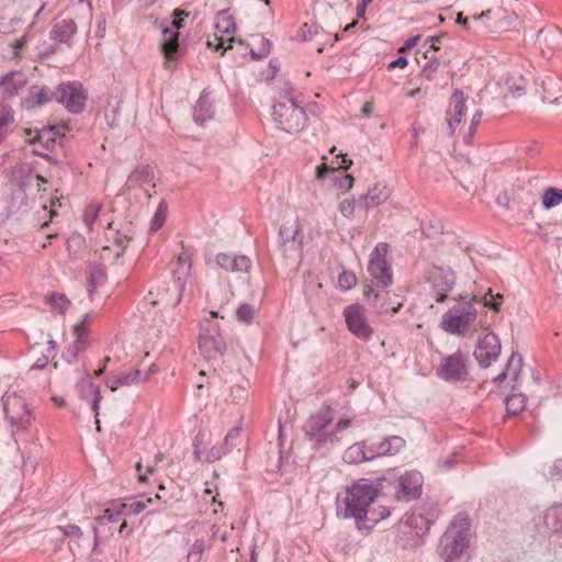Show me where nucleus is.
Wrapping results in <instances>:
<instances>
[{"label": "nucleus", "mask_w": 562, "mask_h": 562, "mask_svg": "<svg viewBox=\"0 0 562 562\" xmlns=\"http://www.w3.org/2000/svg\"><path fill=\"white\" fill-rule=\"evenodd\" d=\"M215 29L223 34L234 33L236 30V22L229 13V9H224L217 12L215 18Z\"/></svg>", "instance_id": "nucleus-32"}, {"label": "nucleus", "mask_w": 562, "mask_h": 562, "mask_svg": "<svg viewBox=\"0 0 562 562\" xmlns=\"http://www.w3.org/2000/svg\"><path fill=\"white\" fill-rule=\"evenodd\" d=\"M156 371L157 370H156L155 366H151L145 372H143L138 369H134L128 373H122L119 375L108 378L105 381V384L111 391H116L119 387H122V386L138 385L140 383L148 381L150 375L156 373Z\"/></svg>", "instance_id": "nucleus-18"}, {"label": "nucleus", "mask_w": 562, "mask_h": 562, "mask_svg": "<svg viewBox=\"0 0 562 562\" xmlns=\"http://www.w3.org/2000/svg\"><path fill=\"white\" fill-rule=\"evenodd\" d=\"M190 270L191 257L187 251H183L178 256L172 268V288L168 289L171 292V296L167 299L170 304L177 305L180 303L190 277Z\"/></svg>", "instance_id": "nucleus-8"}, {"label": "nucleus", "mask_w": 562, "mask_h": 562, "mask_svg": "<svg viewBox=\"0 0 562 562\" xmlns=\"http://www.w3.org/2000/svg\"><path fill=\"white\" fill-rule=\"evenodd\" d=\"M27 78L22 71H11L0 80V97L12 99L26 86Z\"/></svg>", "instance_id": "nucleus-20"}, {"label": "nucleus", "mask_w": 562, "mask_h": 562, "mask_svg": "<svg viewBox=\"0 0 562 562\" xmlns=\"http://www.w3.org/2000/svg\"><path fill=\"white\" fill-rule=\"evenodd\" d=\"M428 281L437 292L436 301L442 303L456 284V274L449 267L435 266L428 273Z\"/></svg>", "instance_id": "nucleus-14"}, {"label": "nucleus", "mask_w": 562, "mask_h": 562, "mask_svg": "<svg viewBox=\"0 0 562 562\" xmlns=\"http://www.w3.org/2000/svg\"><path fill=\"white\" fill-rule=\"evenodd\" d=\"M215 260L222 269L233 273L248 272L251 267V261L248 257L233 252H220Z\"/></svg>", "instance_id": "nucleus-19"}, {"label": "nucleus", "mask_w": 562, "mask_h": 562, "mask_svg": "<svg viewBox=\"0 0 562 562\" xmlns=\"http://www.w3.org/2000/svg\"><path fill=\"white\" fill-rule=\"evenodd\" d=\"M342 458L347 463H360L374 459V457H371V446L367 447L366 442H357L350 446L344 452Z\"/></svg>", "instance_id": "nucleus-28"}, {"label": "nucleus", "mask_w": 562, "mask_h": 562, "mask_svg": "<svg viewBox=\"0 0 562 562\" xmlns=\"http://www.w3.org/2000/svg\"><path fill=\"white\" fill-rule=\"evenodd\" d=\"M85 245V238L79 234H72L67 239V250L70 256H76Z\"/></svg>", "instance_id": "nucleus-46"}, {"label": "nucleus", "mask_w": 562, "mask_h": 562, "mask_svg": "<svg viewBox=\"0 0 562 562\" xmlns=\"http://www.w3.org/2000/svg\"><path fill=\"white\" fill-rule=\"evenodd\" d=\"M151 497H147L144 499L133 501L131 504L123 503H114L109 508H106L101 516L97 518L99 522L109 521L115 522L117 521L124 514L125 510L128 509L130 513L138 514L142 510L147 508V504L153 503Z\"/></svg>", "instance_id": "nucleus-17"}, {"label": "nucleus", "mask_w": 562, "mask_h": 562, "mask_svg": "<svg viewBox=\"0 0 562 562\" xmlns=\"http://www.w3.org/2000/svg\"><path fill=\"white\" fill-rule=\"evenodd\" d=\"M422 485L423 475L418 471L406 472L400 479L401 491L407 499L417 497Z\"/></svg>", "instance_id": "nucleus-23"}, {"label": "nucleus", "mask_w": 562, "mask_h": 562, "mask_svg": "<svg viewBox=\"0 0 562 562\" xmlns=\"http://www.w3.org/2000/svg\"><path fill=\"white\" fill-rule=\"evenodd\" d=\"M356 206H358V201L355 200H342L338 204V210L340 214L347 218H351L355 214Z\"/></svg>", "instance_id": "nucleus-49"}, {"label": "nucleus", "mask_w": 562, "mask_h": 562, "mask_svg": "<svg viewBox=\"0 0 562 562\" xmlns=\"http://www.w3.org/2000/svg\"><path fill=\"white\" fill-rule=\"evenodd\" d=\"M79 386L83 397H87L88 395L93 396L91 401V408L95 413V415H98L99 404L101 401L99 387L92 384L89 380L81 381Z\"/></svg>", "instance_id": "nucleus-37"}, {"label": "nucleus", "mask_w": 562, "mask_h": 562, "mask_svg": "<svg viewBox=\"0 0 562 562\" xmlns=\"http://www.w3.org/2000/svg\"><path fill=\"white\" fill-rule=\"evenodd\" d=\"M3 409L12 429L25 430L31 424V412L25 401L18 395H7Z\"/></svg>", "instance_id": "nucleus-7"}, {"label": "nucleus", "mask_w": 562, "mask_h": 562, "mask_svg": "<svg viewBox=\"0 0 562 562\" xmlns=\"http://www.w3.org/2000/svg\"><path fill=\"white\" fill-rule=\"evenodd\" d=\"M213 102L210 98V93L205 90L201 93L195 108H194V121L202 125L206 121L213 117Z\"/></svg>", "instance_id": "nucleus-27"}, {"label": "nucleus", "mask_w": 562, "mask_h": 562, "mask_svg": "<svg viewBox=\"0 0 562 562\" xmlns=\"http://www.w3.org/2000/svg\"><path fill=\"white\" fill-rule=\"evenodd\" d=\"M241 428L233 427L229 432L225 436L224 445L227 449L235 447L240 438Z\"/></svg>", "instance_id": "nucleus-50"}, {"label": "nucleus", "mask_w": 562, "mask_h": 562, "mask_svg": "<svg viewBox=\"0 0 562 562\" xmlns=\"http://www.w3.org/2000/svg\"><path fill=\"white\" fill-rule=\"evenodd\" d=\"M420 40V35H416V36H413V37H409L405 44L398 49L400 53H403L405 52L406 49H411L413 48L417 43L418 41Z\"/></svg>", "instance_id": "nucleus-59"}, {"label": "nucleus", "mask_w": 562, "mask_h": 562, "mask_svg": "<svg viewBox=\"0 0 562 562\" xmlns=\"http://www.w3.org/2000/svg\"><path fill=\"white\" fill-rule=\"evenodd\" d=\"M175 20L171 21L167 26H169L171 30L179 32V30L183 26V20L181 16H188V13L183 10L176 9L173 11Z\"/></svg>", "instance_id": "nucleus-53"}, {"label": "nucleus", "mask_w": 562, "mask_h": 562, "mask_svg": "<svg viewBox=\"0 0 562 562\" xmlns=\"http://www.w3.org/2000/svg\"><path fill=\"white\" fill-rule=\"evenodd\" d=\"M14 122L12 109L3 103H0V139L7 134L9 126Z\"/></svg>", "instance_id": "nucleus-41"}, {"label": "nucleus", "mask_w": 562, "mask_h": 562, "mask_svg": "<svg viewBox=\"0 0 562 562\" xmlns=\"http://www.w3.org/2000/svg\"><path fill=\"white\" fill-rule=\"evenodd\" d=\"M501 353V341L494 333L486 334L474 350V357L482 368H487Z\"/></svg>", "instance_id": "nucleus-16"}, {"label": "nucleus", "mask_w": 562, "mask_h": 562, "mask_svg": "<svg viewBox=\"0 0 562 562\" xmlns=\"http://www.w3.org/2000/svg\"><path fill=\"white\" fill-rule=\"evenodd\" d=\"M330 169L328 168L327 164L324 161L322 162L319 166H317L316 168V179L321 180L324 178V176L329 171Z\"/></svg>", "instance_id": "nucleus-64"}, {"label": "nucleus", "mask_w": 562, "mask_h": 562, "mask_svg": "<svg viewBox=\"0 0 562 562\" xmlns=\"http://www.w3.org/2000/svg\"><path fill=\"white\" fill-rule=\"evenodd\" d=\"M342 315L350 333L364 341L371 339L373 328L368 322L366 308L362 305L358 303L347 305L344 308Z\"/></svg>", "instance_id": "nucleus-6"}, {"label": "nucleus", "mask_w": 562, "mask_h": 562, "mask_svg": "<svg viewBox=\"0 0 562 562\" xmlns=\"http://www.w3.org/2000/svg\"><path fill=\"white\" fill-rule=\"evenodd\" d=\"M502 300V294H496L495 296H493L492 291L488 290V293L484 296V305L491 307L494 311H497L499 308Z\"/></svg>", "instance_id": "nucleus-52"}, {"label": "nucleus", "mask_w": 562, "mask_h": 562, "mask_svg": "<svg viewBox=\"0 0 562 562\" xmlns=\"http://www.w3.org/2000/svg\"><path fill=\"white\" fill-rule=\"evenodd\" d=\"M203 551V542L201 540H196L193 543L192 551L189 553V559L193 561H199L200 554Z\"/></svg>", "instance_id": "nucleus-55"}, {"label": "nucleus", "mask_w": 562, "mask_h": 562, "mask_svg": "<svg viewBox=\"0 0 562 562\" xmlns=\"http://www.w3.org/2000/svg\"><path fill=\"white\" fill-rule=\"evenodd\" d=\"M423 58L426 59V63L422 65L420 77L431 81L439 70L440 59L435 55H429V50L423 53Z\"/></svg>", "instance_id": "nucleus-33"}, {"label": "nucleus", "mask_w": 562, "mask_h": 562, "mask_svg": "<svg viewBox=\"0 0 562 562\" xmlns=\"http://www.w3.org/2000/svg\"><path fill=\"white\" fill-rule=\"evenodd\" d=\"M405 440L400 436L385 438L376 446H371V457L379 458L383 456H393L405 447Z\"/></svg>", "instance_id": "nucleus-24"}, {"label": "nucleus", "mask_w": 562, "mask_h": 562, "mask_svg": "<svg viewBox=\"0 0 562 562\" xmlns=\"http://www.w3.org/2000/svg\"><path fill=\"white\" fill-rule=\"evenodd\" d=\"M562 203V189L549 188L542 194V205L544 209H552Z\"/></svg>", "instance_id": "nucleus-42"}, {"label": "nucleus", "mask_w": 562, "mask_h": 562, "mask_svg": "<svg viewBox=\"0 0 562 562\" xmlns=\"http://www.w3.org/2000/svg\"><path fill=\"white\" fill-rule=\"evenodd\" d=\"M77 26L76 23L71 19H65L60 22H57L50 36L53 40L58 41L60 43L68 42L72 35L76 33Z\"/></svg>", "instance_id": "nucleus-30"}, {"label": "nucleus", "mask_w": 562, "mask_h": 562, "mask_svg": "<svg viewBox=\"0 0 562 562\" xmlns=\"http://www.w3.org/2000/svg\"><path fill=\"white\" fill-rule=\"evenodd\" d=\"M353 177L350 176V175H345L340 180H339V183H338V187L339 188H345L347 190L351 189L352 186H353Z\"/></svg>", "instance_id": "nucleus-57"}, {"label": "nucleus", "mask_w": 562, "mask_h": 562, "mask_svg": "<svg viewBox=\"0 0 562 562\" xmlns=\"http://www.w3.org/2000/svg\"><path fill=\"white\" fill-rule=\"evenodd\" d=\"M100 206H93L86 211L85 213V221L88 225H90L98 216Z\"/></svg>", "instance_id": "nucleus-56"}, {"label": "nucleus", "mask_w": 562, "mask_h": 562, "mask_svg": "<svg viewBox=\"0 0 562 562\" xmlns=\"http://www.w3.org/2000/svg\"><path fill=\"white\" fill-rule=\"evenodd\" d=\"M408 61L405 57H398L389 64V68H405Z\"/></svg>", "instance_id": "nucleus-63"}, {"label": "nucleus", "mask_w": 562, "mask_h": 562, "mask_svg": "<svg viewBox=\"0 0 562 562\" xmlns=\"http://www.w3.org/2000/svg\"><path fill=\"white\" fill-rule=\"evenodd\" d=\"M53 100H55L54 91H50L43 86H32L29 89V94L23 101V104L26 109H33L44 105Z\"/></svg>", "instance_id": "nucleus-25"}, {"label": "nucleus", "mask_w": 562, "mask_h": 562, "mask_svg": "<svg viewBox=\"0 0 562 562\" xmlns=\"http://www.w3.org/2000/svg\"><path fill=\"white\" fill-rule=\"evenodd\" d=\"M331 422L333 416L329 409L308 418L305 425V432L310 440L315 442V446L319 447L330 438L333 430H328V428Z\"/></svg>", "instance_id": "nucleus-13"}, {"label": "nucleus", "mask_w": 562, "mask_h": 562, "mask_svg": "<svg viewBox=\"0 0 562 562\" xmlns=\"http://www.w3.org/2000/svg\"><path fill=\"white\" fill-rule=\"evenodd\" d=\"M26 43V35H23L21 36L20 38L15 40L12 44H11V47L12 49L14 50V55L15 56H19L20 54V49L25 45Z\"/></svg>", "instance_id": "nucleus-58"}, {"label": "nucleus", "mask_w": 562, "mask_h": 562, "mask_svg": "<svg viewBox=\"0 0 562 562\" xmlns=\"http://www.w3.org/2000/svg\"><path fill=\"white\" fill-rule=\"evenodd\" d=\"M481 119H482V111L481 110L475 111V113L473 114L472 120H471L470 136L474 133Z\"/></svg>", "instance_id": "nucleus-60"}, {"label": "nucleus", "mask_w": 562, "mask_h": 562, "mask_svg": "<svg viewBox=\"0 0 562 562\" xmlns=\"http://www.w3.org/2000/svg\"><path fill=\"white\" fill-rule=\"evenodd\" d=\"M255 315V308L250 304H240L236 310V317L239 322L250 323Z\"/></svg>", "instance_id": "nucleus-47"}, {"label": "nucleus", "mask_w": 562, "mask_h": 562, "mask_svg": "<svg viewBox=\"0 0 562 562\" xmlns=\"http://www.w3.org/2000/svg\"><path fill=\"white\" fill-rule=\"evenodd\" d=\"M440 40V36H430L426 40V44L429 43V48L427 50H429V54L431 52H437L439 50V46L437 45V43L439 42Z\"/></svg>", "instance_id": "nucleus-62"}, {"label": "nucleus", "mask_w": 562, "mask_h": 562, "mask_svg": "<svg viewBox=\"0 0 562 562\" xmlns=\"http://www.w3.org/2000/svg\"><path fill=\"white\" fill-rule=\"evenodd\" d=\"M54 98L71 113H80L86 105L87 95L78 82L61 83L54 91Z\"/></svg>", "instance_id": "nucleus-11"}, {"label": "nucleus", "mask_w": 562, "mask_h": 562, "mask_svg": "<svg viewBox=\"0 0 562 562\" xmlns=\"http://www.w3.org/2000/svg\"><path fill=\"white\" fill-rule=\"evenodd\" d=\"M301 227L295 221L283 225L279 231L280 250L285 259H297L302 252Z\"/></svg>", "instance_id": "nucleus-12"}, {"label": "nucleus", "mask_w": 562, "mask_h": 562, "mask_svg": "<svg viewBox=\"0 0 562 562\" xmlns=\"http://www.w3.org/2000/svg\"><path fill=\"white\" fill-rule=\"evenodd\" d=\"M105 278L104 267L102 265H92L89 270V293L92 294L95 288L104 282Z\"/></svg>", "instance_id": "nucleus-40"}, {"label": "nucleus", "mask_w": 562, "mask_h": 562, "mask_svg": "<svg viewBox=\"0 0 562 562\" xmlns=\"http://www.w3.org/2000/svg\"><path fill=\"white\" fill-rule=\"evenodd\" d=\"M252 45L256 48H251L250 53L254 58L260 59L269 55L271 49V43L265 36L257 34L251 36Z\"/></svg>", "instance_id": "nucleus-36"}, {"label": "nucleus", "mask_w": 562, "mask_h": 562, "mask_svg": "<svg viewBox=\"0 0 562 562\" xmlns=\"http://www.w3.org/2000/svg\"><path fill=\"white\" fill-rule=\"evenodd\" d=\"M161 26H162L161 42H160L161 52L166 59L171 60L173 58L175 54L178 52L179 32L171 30L165 23H162Z\"/></svg>", "instance_id": "nucleus-26"}, {"label": "nucleus", "mask_w": 562, "mask_h": 562, "mask_svg": "<svg viewBox=\"0 0 562 562\" xmlns=\"http://www.w3.org/2000/svg\"><path fill=\"white\" fill-rule=\"evenodd\" d=\"M406 524L415 529L417 536H423L429 531L431 520L422 513H413L407 518Z\"/></svg>", "instance_id": "nucleus-35"}, {"label": "nucleus", "mask_w": 562, "mask_h": 562, "mask_svg": "<svg viewBox=\"0 0 562 562\" xmlns=\"http://www.w3.org/2000/svg\"><path fill=\"white\" fill-rule=\"evenodd\" d=\"M58 530L63 532V537L71 539H80L82 537V530L77 525H68L63 528L58 527Z\"/></svg>", "instance_id": "nucleus-51"}, {"label": "nucleus", "mask_w": 562, "mask_h": 562, "mask_svg": "<svg viewBox=\"0 0 562 562\" xmlns=\"http://www.w3.org/2000/svg\"><path fill=\"white\" fill-rule=\"evenodd\" d=\"M212 317L217 313L212 312ZM199 346L207 357L222 356L226 350V345L221 336L220 327L213 318L204 319L200 326Z\"/></svg>", "instance_id": "nucleus-5"}, {"label": "nucleus", "mask_w": 562, "mask_h": 562, "mask_svg": "<svg viewBox=\"0 0 562 562\" xmlns=\"http://www.w3.org/2000/svg\"><path fill=\"white\" fill-rule=\"evenodd\" d=\"M529 79H527L519 70H514L507 74L505 86L514 97H521L525 94Z\"/></svg>", "instance_id": "nucleus-29"}, {"label": "nucleus", "mask_w": 562, "mask_h": 562, "mask_svg": "<svg viewBox=\"0 0 562 562\" xmlns=\"http://www.w3.org/2000/svg\"><path fill=\"white\" fill-rule=\"evenodd\" d=\"M283 95L272 105V119L282 131L295 134L301 132L307 122L305 110L294 97V88L285 83Z\"/></svg>", "instance_id": "nucleus-3"}, {"label": "nucleus", "mask_w": 562, "mask_h": 562, "mask_svg": "<svg viewBox=\"0 0 562 562\" xmlns=\"http://www.w3.org/2000/svg\"><path fill=\"white\" fill-rule=\"evenodd\" d=\"M363 294L378 315L396 313L403 306V303L396 300V295L391 296L387 291L375 292L370 285L364 289Z\"/></svg>", "instance_id": "nucleus-15"}, {"label": "nucleus", "mask_w": 562, "mask_h": 562, "mask_svg": "<svg viewBox=\"0 0 562 562\" xmlns=\"http://www.w3.org/2000/svg\"><path fill=\"white\" fill-rule=\"evenodd\" d=\"M464 110L465 103L463 92L456 90L450 98V104L447 111L448 135H452L456 127L461 123Z\"/></svg>", "instance_id": "nucleus-21"}, {"label": "nucleus", "mask_w": 562, "mask_h": 562, "mask_svg": "<svg viewBox=\"0 0 562 562\" xmlns=\"http://www.w3.org/2000/svg\"><path fill=\"white\" fill-rule=\"evenodd\" d=\"M470 519L464 513L454 516L441 536L439 554L445 562H465L470 546Z\"/></svg>", "instance_id": "nucleus-2"}, {"label": "nucleus", "mask_w": 562, "mask_h": 562, "mask_svg": "<svg viewBox=\"0 0 562 562\" xmlns=\"http://www.w3.org/2000/svg\"><path fill=\"white\" fill-rule=\"evenodd\" d=\"M521 366V358L518 357L516 359V355L514 353L507 362V368L505 371L501 372L497 376L494 378V382L499 383L503 382L508 375H512L516 381L519 373V368Z\"/></svg>", "instance_id": "nucleus-39"}, {"label": "nucleus", "mask_w": 562, "mask_h": 562, "mask_svg": "<svg viewBox=\"0 0 562 562\" xmlns=\"http://www.w3.org/2000/svg\"><path fill=\"white\" fill-rule=\"evenodd\" d=\"M390 198V191L383 183L373 184L366 194L358 199V206L366 210L383 204Z\"/></svg>", "instance_id": "nucleus-22"}, {"label": "nucleus", "mask_w": 562, "mask_h": 562, "mask_svg": "<svg viewBox=\"0 0 562 562\" xmlns=\"http://www.w3.org/2000/svg\"><path fill=\"white\" fill-rule=\"evenodd\" d=\"M88 316L89 315L86 314L83 316V319L79 324H76L74 326V335L76 336L75 348L77 351H81L86 348L85 336L87 334L86 322L88 319Z\"/></svg>", "instance_id": "nucleus-44"}, {"label": "nucleus", "mask_w": 562, "mask_h": 562, "mask_svg": "<svg viewBox=\"0 0 562 562\" xmlns=\"http://www.w3.org/2000/svg\"><path fill=\"white\" fill-rule=\"evenodd\" d=\"M386 251L385 244H379L370 254V260L368 265V272L372 278V282L376 286H389L393 282L392 271L387 265L383 252Z\"/></svg>", "instance_id": "nucleus-10"}, {"label": "nucleus", "mask_w": 562, "mask_h": 562, "mask_svg": "<svg viewBox=\"0 0 562 562\" xmlns=\"http://www.w3.org/2000/svg\"><path fill=\"white\" fill-rule=\"evenodd\" d=\"M167 217V205L164 202H160L151 221H150V231L157 232L160 229Z\"/></svg>", "instance_id": "nucleus-45"}, {"label": "nucleus", "mask_w": 562, "mask_h": 562, "mask_svg": "<svg viewBox=\"0 0 562 562\" xmlns=\"http://www.w3.org/2000/svg\"><path fill=\"white\" fill-rule=\"evenodd\" d=\"M154 178V171L150 166H140L137 167L127 179V187L134 188L136 186H143L144 183H149Z\"/></svg>", "instance_id": "nucleus-31"}, {"label": "nucleus", "mask_w": 562, "mask_h": 562, "mask_svg": "<svg viewBox=\"0 0 562 562\" xmlns=\"http://www.w3.org/2000/svg\"><path fill=\"white\" fill-rule=\"evenodd\" d=\"M373 0H359V3L357 5V16L363 18L366 14V10L368 4H370Z\"/></svg>", "instance_id": "nucleus-61"}, {"label": "nucleus", "mask_w": 562, "mask_h": 562, "mask_svg": "<svg viewBox=\"0 0 562 562\" xmlns=\"http://www.w3.org/2000/svg\"><path fill=\"white\" fill-rule=\"evenodd\" d=\"M44 301L53 311L61 314L65 313L69 305L68 299L63 293H47Z\"/></svg>", "instance_id": "nucleus-38"}, {"label": "nucleus", "mask_w": 562, "mask_h": 562, "mask_svg": "<svg viewBox=\"0 0 562 562\" xmlns=\"http://www.w3.org/2000/svg\"><path fill=\"white\" fill-rule=\"evenodd\" d=\"M544 524L551 531H562V505H554L547 510Z\"/></svg>", "instance_id": "nucleus-34"}, {"label": "nucleus", "mask_w": 562, "mask_h": 562, "mask_svg": "<svg viewBox=\"0 0 562 562\" xmlns=\"http://www.w3.org/2000/svg\"><path fill=\"white\" fill-rule=\"evenodd\" d=\"M477 311L470 302L449 308L442 316L441 328L450 334L464 336L476 321Z\"/></svg>", "instance_id": "nucleus-4"}, {"label": "nucleus", "mask_w": 562, "mask_h": 562, "mask_svg": "<svg viewBox=\"0 0 562 562\" xmlns=\"http://www.w3.org/2000/svg\"><path fill=\"white\" fill-rule=\"evenodd\" d=\"M380 494V484L360 479L346 490L345 517L359 521L376 524L390 516L385 506H374Z\"/></svg>", "instance_id": "nucleus-1"}, {"label": "nucleus", "mask_w": 562, "mask_h": 562, "mask_svg": "<svg viewBox=\"0 0 562 562\" xmlns=\"http://www.w3.org/2000/svg\"><path fill=\"white\" fill-rule=\"evenodd\" d=\"M437 375L447 382H459L468 376L465 356L461 351L446 356L436 369Z\"/></svg>", "instance_id": "nucleus-9"}, {"label": "nucleus", "mask_w": 562, "mask_h": 562, "mask_svg": "<svg viewBox=\"0 0 562 562\" xmlns=\"http://www.w3.org/2000/svg\"><path fill=\"white\" fill-rule=\"evenodd\" d=\"M57 134L56 132V127H50L48 131H43L41 133H37V135L35 136L34 139H32L31 142H40V143H45L46 145L49 143V142H54V136Z\"/></svg>", "instance_id": "nucleus-54"}, {"label": "nucleus", "mask_w": 562, "mask_h": 562, "mask_svg": "<svg viewBox=\"0 0 562 562\" xmlns=\"http://www.w3.org/2000/svg\"><path fill=\"white\" fill-rule=\"evenodd\" d=\"M357 284V278L355 273L349 271H342L338 276V285L341 290H350Z\"/></svg>", "instance_id": "nucleus-48"}, {"label": "nucleus", "mask_w": 562, "mask_h": 562, "mask_svg": "<svg viewBox=\"0 0 562 562\" xmlns=\"http://www.w3.org/2000/svg\"><path fill=\"white\" fill-rule=\"evenodd\" d=\"M526 406V397L522 393H513L506 398V409L509 414L516 415Z\"/></svg>", "instance_id": "nucleus-43"}]
</instances>
